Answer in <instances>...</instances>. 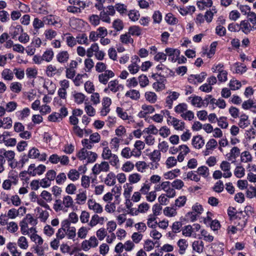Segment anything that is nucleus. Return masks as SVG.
Wrapping results in <instances>:
<instances>
[{
    "instance_id": "obj_61",
    "label": "nucleus",
    "mask_w": 256,
    "mask_h": 256,
    "mask_svg": "<svg viewBox=\"0 0 256 256\" xmlns=\"http://www.w3.org/2000/svg\"><path fill=\"white\" fill-rule=\"evenodd\" d=\"M150 186L151 183L148 182V181H146V182L144 184L143 186L140 189V193L142 194H147L148 193V192L150 190Z\"/></svg>"
},
{
    "instance_id": "obj_31",
    "label": "nucleus",
    "mask_w": 256,
    "mask_h": 256,
    "mask_svg": "<svg viewBox=\"0 0 256 256\" xmlns=\"http://www.w3.org/2000/svg\"><path fill=\"white\" fill-rule=\"evenodd\" d=\"M54 53L52 49L50 48L46 50L43 54L42 56L44 60L47 62H50L52 61L54 58Z\"/></svg>"
},
{
    "instance_id": "obj_14",
    "label": "nucleus",
    "mask_w": 256,
    "mask_h": 256,
    "mask_svg": "<svg viewBox=\"0 0 256 256\" xmlns=\"http://www.w3.org/2000/svg\"><path fill=\"white\" fill-rule=\"evenodd\" d=\"M220 168L224 172L223 176L225 178H230L232 176V172H230V164L227 161H222L220 165Z\"/></svg>"
},
{
    "instance_id": "obj_21",
    "label": "nucleus",
    "mask_w": 256,
    "mask_h": 256,
    "mask_svg": "<svg viewBox=\"0 0 256 256\" xmlns=\"http://www.w3.org/2000/svg\"><path fill=\"white\" fill-rule=\"evenodd\" d=\"M250 124L248 120V116L246 114H242L240 116V119L238 124V126L242 128H244Z\"/></svg>"
},
{
    "instance_id": "obj_60",
    "label": "nucleus",
    "mask_w": 256,
    "mask_h": 256,
    "mask_svg": "<svg viewBox=\"0 0 256 256\" xmlns=\"http://www.w3.org/2000/svg\"><path fill=\"white\" fill-rule=\"evenodd\" d=\"M192 226L188 225L184 226L182 229V233L185 236L190 237L192 232Z\"/></svg>"
},
{
    "instance_id": "obj_63",
    "label": "nucleus",
    "mask_w": 256,
    "mask_h": 256,
    "mask_svg": "<svg viewBox=\"0 0 256 256\" xmlns=\"http://www.w3.org/2000/svg\"><path fill=\"white\" fill-rule=\"evenodd\" d=\"M246 20H248V22L256 27V14L254 12H250L248 14V19Z\"/></svg>"
},
{
    "instance_id": "obj_8",
    "label": "nucleus",
    "mask_w": 256,
    "mask_h": 256,
    "mask_svg": "<svg viewBox=\"0 0 256 256\" xmlns=\"http://www.w3.org/2000/svg\"><path fill=\"white\" fill-rule=\"evenodd\" d=\"M166 56H168V60L172 62H176L178 58L180 55V51L178 49L167 48L165 49Z\"/></svg>"
},
{
    "instance_id": "obj_36",
    "label": "nucleus",
    "mask_w": 256,
    "mask_h": 256,
    "mask_svg": "<svg viewBox=\"0 0 256 256\" xmlns=\"http://www.w3.org/2000/svg\"><path fill=\"white\" fill-rule=\"evenodd\" d=\"M128 32L130 36H139L141 34L142 30L139 26H134L129 28Z\"/></svg>"
},
{
    "instance_id": "obj_62",
    "label": "nucleus",
    "mask_w": 256,
    "mask_h": 256,
    "mask_svg": "<svg viewBox=\"0 0 256 256\" xmlns=\"http://www.w3.org/2000/svg\"><path fill=\"white\" fill-rule=\"evenodd\" d=\"M230 90H235L239 89L241 86V83L237 80H231L229 84Z\"/></svg>"
},
{
    "instance_id": "obj_9",
    "label": "nucleus",
    "mask_w": 256,
    "mask_h": 256,
    "mask_svg": "<svg viewBox=\"0 0 256 256\" xmlns=\"http://www.w3.org/2000/svg\"><path fill=\"white\" fill-rule=\"evenodd\" d=\"M240 30L244 34L248 35L252 31L256 30V27L248 22V20H243L240 22Z\"/></svg>"
},
{
    "instance_id": "obj_33",
    "label": "nucleus",
    "mask_w": 256,
    "mask_h": 256,
    "mask_svg": "<svg viewBox=\"0 0 256 256\" xmlns=\"http://www.w3.org/2000/svg\"><path fill=\"white\" fill-rule=\"evenodd\" d=\"M76 42L78 44H85L88 46L89 44L88 38L86 34H78L76 38Z\"/></svg>"
},
{
    "instance_id": "obj_45",
    "label": "nucleus",
    "mask_w": 256,
    "mask_h": 256,
    "mask_svg": "<svg viewBox=\"0 0 256 256\" xmlns=\"http://www.w3.org/2000/svg\"><path fill=\"white\" fill-rule=\"evenodd\" d=\"M130 19L133 21L136 22L138 20L140 16V14L138 11L135 10H130L128 14Z\"/></svg>"
},
{
    "instance_id": "obj_53",
    "label": "nucleus",
    "mask_w": 256,
    "mask_h": 256,
    "mask_svg": "<svg viewBox=\"0 0 256 256\" xmlns=\"http://www.w3.org/2000/svg\"><path fill=\"white\" fill-rule=\"evenodd\" d=\"M252 157L249 152L244 151L242 153L241 161L244 162H251Z\"/></svg>"
},
{
    "instance_id": "obj_29",
    "label": "nucleus",
    "mask_w": 256,
    "mask_h": 256,
    "mask_svg": "<svg viewBox=\"0 0 256 256\" xmlns=\"http://www.w3.org/2000/svg\"><path fill=\"white\" fill-rule=\"evenodd\" d=\"M125 96L126 97H129L132 100H137L140 98V93L137 90H131L128 91L126 93Z\"/></svg>"
},
{
    "instance_id": "obj_58",
    "label": "nucleus",
    "mask_w": 256,
    "mask_h": 256,
    "mask_svg": "<svg viewBox=\"0 0 256 256\" xmlns=\"http://www.w3.org/2000/svg\"><path fill=\"white\" fill-rule=\"evenodd\" d=\"M234 174L237 178H241L243 177L245 174V170L242 166H238L234 170Z\"/></svg>"
},
{
    "instance_id": "obj_34",
    "label": "nucleus",
    "mask_w": 256,
    "mask_h": 256,
    "mask_svg": "<svg viewBox=\"0 0 256 256\" xmlns=\"http://www.w3.org/2000/svg\"><path fill=\"white\" fill-rule=\"evenodd\" d=\"M58 72L56 66L50 64L46 67V74L49 77H52L56 74Z\"/></svg>"
},
{
    "instance_id": "obj_10",
    "label": "nucleus",
    "mask_w": 256,
    "mask_h": 256,
    "mask_svg": "<svg viewBox=\"0 0 256 256\" xmlns=\"http://www.w3.org/2000/svg\"><path fill=\"white\" fill-rule=\"evenodd\" d=\"M114 76V73L111 70H105L98 75V80L103 84H106L110 78Z\"/></svg>"
},
{
    "instance_id": "obj_7",
    "label": "nucleus",
    "mask_w": 256,
    "mask_h": 256,
    "mask_svg": "<svg viewBox=\"0 0 256 256\" xmlns=\"http://www.w3.org/2000/svg\"><path fill=\"white\" fill-rule=\"evenodd\" d=\"M46 170V166L43 164H40L38 167L35 168L34 164H31L28 168V173L35 176L36 174L40 175L42 174Z\"/></svg>"
},
{
    "instance_id": "obj_28",
    "label": "nucleus",
    "mask_w": 256,
    "mask_h": 256,
    "mask_svg": "<svg viewBox=\"0 0 256 256\" xmlns=\"http://www.w3.org/2000/svg\"><path fill=\"white\" fill-rule=\"evenodd\" d=\"M0 154H2L4 158L8 162H11L14 158L15 154L14 152L12 150L6 151L4 149H1L0 150Z\"/></svg>"
},
{
    "instance_id": "obj_2",
    "label": "nucleus",
    "mask_w": 256,
    "mask_h": 256,
    "mask_svg": "<svg viewBox=\"0 0 256 256\" xmlns=\"http://www.w3.org/2000/svg\"><path fill=\"white\" fill-rule=\"evenodd\" d=\"M148 157L152 162L150 164L151 170H156L159 166L158 162L160 160L161 154L159 150H154L148 154Z\"/></svg>"
},
{
    "instance_id": "obj_55",
    "label": "nucleus",
    "mask_w": 256,
    "mask_h": 256,
    "mask_svg": "<svg viewBox=\"0 0 256 256\" xmlns=\"http://www.w3.org/2000/svg\"><path fill=\"white\" fill-rule=\"evenodd\" d=\"M18 246L22 249L26 250L28 247L26 238L24 236H20L18 241Z\"/></svg>"
},
{
    "instance_id": "obj_15",
    "label": "nucleus",
    "mask_w": 256,
    "mask_h": 256,
    "mask_svg": "<svg viewBox=\"0 0 256 256\" xmlns=\"http://www.w3.org/2000/svg\"><path fill=\"white\" fill-rule=\"evenodd\" d=\"M204 144V140L202 137L198 135L193 137L192 139V144L193 146L198 149L202 148Z\"/></svg>"
},
{
    "instance_id": "obj_49",
    "label": "nucleus",
    "mask_w": 256,
    "mask_h": 256,
    "mask_svg": "<svg viewBox=\"0 0 256 256\" xmlns=\"http://www.w3.org/2000/svg\"><path fill=\"white\" fill-rule=\"evenodd\" d=\"M140 85L142 88H144L149 84V80L148 77L144 74L138 77Z\"/></svg>"
},
{
    "instance_id": "obj_30",
    "label": "nucleus",
    "mask_w": 256,
    "mask_h": 256,
    "mask_svg": "<svg viewBox=\"0 0 256 256\" xmlns=\"http://www.w3.org/2000/svg\"><path fill=\"white\" fill-rule=\"evenodd\" d=\"M80 176V172L75 169L70 170L68 174V178L73 182L78 180Z\"/></svg>"
},
{
    "instance_id": "obj_22",
    "label": "nucleus",
    "mask_w": 256,
    "mask_h": 256,
    "mask_svg": "<svg viewBox=\"0 0 256 256\" xmlns=\"http://www.w3.org/2000/svg\"><path fill=\"white\" fill-rule=\"evenodd\" d=\"M12 126V120L10 117L0 118V128L3 127L5 129H9Z\"/></svg>"
},
{
    "instance_id": "obj_24",
    "label": "nucleus",
    "mask_w": 256,
    "mask_h": 256,
    "mask_svg": "<svg viewBox=\"0 0 256 256\" xmlns=\"http://www.w3.org/2000/svg\"><path fill=\"white\" fill-rule=\"evenodd\" d=\"M212 4V0H199L197 2L198 7L200 10H204L205 8V7H211Z\"/></svg>"
},
{
    "instance_id": "obj_6",
    "label": "nucleus",
    "mask_w": 256,
    "mask_h": 256,
    "mask_svg": "<svg viewBox=\"0 0 256 256\" xmlns=\"http://www.w3.org/2000/svg\"><path fill=\"white\" fill-rule=\"evenodd\" d=\"M110 166L107 162H102L100 164H96L92 168L94 174L97 175L100 172H107L109 170Z\"/></svg>"
},
{
    "instance_id": "obj_27",
    "label": "nucleus",
    "mask_w": 256,
    "mask_h": 256,
    "mask_svg": "<svg viewBox=\"0 0 256 256\" xmlns=\"http://www.w3.org/2000/svg\"><path fill=\"white\" fill-rule=\"evenodd\" d=\"M240 154V149L236 146H234L232 148L230 152L226 154L228 159V160H231L232 158L235 159L237 156H239Z\"/></svg>"
},
{
    "instance_id": "obj_32",
    "label": "nucleus",
    "mask_w": 256,
    "mask_h": 256,
    "mask_svg": "<svg viewBox=\"0 0 256 256\" xmlns=\"http://www.w3.org/2000/svg\"><path fill=\"white\" fill-rule=\"evenodd\" d=\"M145 98L151 104L155 103L157 100V96L154 92H147L145 93Z\"/></svg>"
},
{
    "instance_id": "obj_43",
    "label": "nucleus",
    "mask_w": 256,
    "mask_h": 256,
    "mask_svg": "<svg viewBox=\"0 0 256 256\" xmlns=\"http://www.w3.org/2000/svg\"><path fill=\"white\" fill-rule=\"evenodd\" d=\"M68 2L71 6L79 7L82 10L86 6L85 2L81 1L80 0H68Z\"/></svg>"
},
{
    "instance_id": "obj_23",
    "label": "nucleus",
    "mask_w": 256,
    "mask_h": 256,
    "mask_svg": "<svg viewBox=\"0 0 256 256\" xmlns=\"http://www.w3.org/2000/svg\"><path fill=\"white\" fill-rule=\"evenodd\" d=\"M98 49H99L98 44L96 43L92 44L90 47L88 48L86 51V56L90 58H92L96 52L98 50Z\"/></svg>"
},
{
    "instance_id": "obj_5",
    "label": "nucleus",
    "mask_w": 256,
    "mask_h": 256,
    "mask_svg": "<svg viewBox=\"0 0 256 256\" xmlns=\"http://www.w3.org/2000/svg\"><path fill=\"white\" fill-rule=\"evenodd\" d=\"M124 88V86L119 84L118 80H114L110 81L108 83V88H105L104 92H106L108 90H110L112 92H116L118 91L122 90Z\"/></svg>"
},
{
    "instance_id": "obj_26",
    "label": "nucleus",
    "mask_w": 256,
    "mask_h": 256,
    "mask_svg": "<svg viewBox=\"0 0 256 256\" xmlns=\"http://www.w3.org/2000/svg\"><path fill=\"white\" fill-rule=\"evenodd\" d=\"M193 250L198 253H200L203 251L204 248V242L202 241L195 240L192 244Z\"/></svg>"
},
{
    "instance_id": "obj_16",
    "label": "nucleus",
    "mask_w": 256,
    "mask_h": 256,
    "mask_svg": "<svg viewBox=\"0 0 256 256\" xmlns=\"http://www.w3.org/2000/svg\"><path fill=\"white\" fill-rule=\"evenodd\" d=\"M180 94L176 92H171L168 96L166 98V103L167 106L170 109L172 108L173 102L178 98Z\"/></svg>"
},
{
    "instance_id": "obj_40",
    "label": "nucleus",
    "mask_w": 256,
    "mask_h": 256,
    "mask_svg": "<svg viewBox=\"0 0 256 256\" xmlns=\"http://www.w3.org/2000/svg\"><path fill=\"white\" fill-rule=\"evenodd\" d=\"M188 110V106L185 103H181L174 108V111L178 114H184Z\"/></svg>"
},
{
    "instance_id": "obj_20",
    "label": "nucleus",
    "mask_w": 256,
    "mask_h": 256,
    "mask_svg": "<svg viewBox=\"0 0 256 256\" xmlns=\"http://www.w3.org/2000/svg\"><path fill=\"white\" fill-rule=\"evenodd\" d=\"M177 244L179 247V253L180 254H184L188 246L187 240L185 239L181 238L178 240Z\"/></svg>"
},
{
    "instance_id": "obj_19",
    "label": "nucleus",
    "mask_w": 256,
    "mask_h": 256,
    "mask_svg": "<svg viewBox=\"0 0 256 256\" xmlns=\"http://www.w3.org/2000/svg\"><path fill=\"white\" fill-rule=\"evenodd\" d=\"M104 183L108 186H112L116 182V176L112 172L108 173L104 180Z\"/></svg>"
},
{
    "instance_id": "obj_51",
    "label": "nucleus",
    "mask_w": 256,
    "mask_h": 256,
    "mask_svg": "<svg viewBox=\"0 0 256 256\" xmlns=\"http://www.w3.org/2000/svg\"><path fill=\"white\" fill-rule=\"evenodd\" d=\"M44 21H47L48 24L55 25L58 24V18L53 16H48L44 18Z\"/></svg>"
},
{
    "instance_id": "obj_48",
    "label": "nucleus",
    "mask_w": 256,
    "mask_h": 256,
    "mask_svg": "<svg viewBox=\"0 0 256 256\" xmlns=\"http://www.w3.org/2000/svg\"><path fill=\"white\" fill-rule=\"evenodd\" d=\"M158 132L160 135L164 138L168 137L170 134V130L166 126L161 127Z\"/></svg>"
},
{
    "instance_id": "obj_18",
    "label": "nucleus",
    "mask_w": 256,
    "mask_h": 256,
    "mask_svg": "<svg viewBox=\"0 0 256 256\" xmlns=\"http://www.w3.org/2000/svg\"><path fill=\"white\" fill-rule=\"evenodd\" d=\"M120 40L122 44L126 45L134 43V39L131 37V36L128 32L121 34L120 36Z\"/></svg>"
},
{
    "instance_id": "obj_38",
    "label": "nucleus",
    "mask_w": 256,
    "mask_h": 256,
    "mask_svg": "<svg viewBox=\"0 0 256 256\" xmlns=\"http://www.w3.org/2000/svg\"><path fill=\"white\" fill-rule=\"evenodd\" d=\"M116 112L118 116L123 120H130L132 118L131 116H128V114L126 112H124L122 108L117 107Z\"/></svg>"
},
{
    "instance_id": "obj_37",
    "label": "nucleus",
    "mask_w": 256,
    "mask_h": 256,
    "mask_svg": "<svg viewBox=\"0 0 256 256\" xmlns=\"http://www.w3.org/2000/svg\"><path fill=\"white\" fill-rule=\"evenodd\" d=\"M112 28L117 32L122 30L124 28L122 21L120 19H116L112 22Z\"/></svg>"
},
{
    "instance_id": "obj_41",
    "label": "nucleus",
    "mask_w": 256,
    "mask_h": 256,
    "mask_svg": "<svg viewBox=\"0 0 256 256\" xmlns=\"http://www.w3.org/2000/svg\"><path fill=\"white\" fill-rule=\"evenodd\" d=\"M197 172L200 176L206 178L209 175V169L206 166H201L197 169Z\"/></svg>"
},
{
    "instance_id": "obj_1",
    "label": "nucleus",
    "mask_w": 256,
    "mask_h": 256,
    "mask_svg": "<svg viewBox=\"0 0 256 256\" xmlns=\"http://www.w3.org/2000/svg\"><path fill=\"white\" fill-rule=\"evenodd\" d=\"M74 201L70 196H66L63 198L62 200L60 199L56 200L54 204V210L58 212L60 210L67 212V208L73 206Z\"/></svg>"
},
{
    "instance_id": "obj_12",
    "label": "nucleus",
    "mask_w": 256,
    "mask_h": 256,
    "mask_svg": "<svg viewBox=\"0 0 256 256\" xmlns=\"http://www.w3.org/2000/svg\"><path fill=\"white\" fill-rule=\"evenodd\" d=\"M70 58V54L66 50H62L56 55V60L60 64L66 63Z\"/></svg>"
},
{
    "instance_id": "obj_54",
    "label": "nucleus",
    "mask_w": 256,
    "mask_h": 256,
    "mask_svg": "<svg viewBox=\"0 0 256 256\" xmlns=\"http://www.w3.org/2000/svg\"><path fill=\"white\" fill-rule=\"evenodd\" d=\"M180 116L184 120H192L194 118V113L191 110H186L180 114Z\"/></svg>"
},
{
    "instance_id": "obj_64",
    "label": "nucleus",
    "mask_w": 256,
    "mask_h": 256,
    "mask_svg": "<svg viewBox=\"0 0 256 256\" xmlns=\"http://www.w3.org/2000/svg\"><path fill=\"white\" fill-rule=\"evenodd\" d=\"M246 196L250 198L254 197L256 198V188L254 186H250L246 192Z\"/></svg>"
},
{
    "instance_id": "obj_25",
    "label": "nucleus",
    "mask_w": 256,
    "mask_h": 256,
    "mask_svg": "<svg viewBox=\"0 0 256 256\" xmlns=\"http://www.w3.org/2000/svg\"><path fill=\"white\" fill-rule=\"evenodd\" d=\"M2 76L4 80H11L14 78V71L12 72L8 68H5L2 72Z\"/></svg>"
},
{
    "instance_id": "obj_11",
    "label": "nucleus",
    "mask_w": 256,
    "mask_h": 256,
    "mask_svg": "<svg viewBox=\"0 0 256 256\" xmlns=\"http://www.w3.org/2000/svg\"><path fill=\"white\" fill-rule=\"evenodd\" d=\"M22 32V27L20 24H14L10 28L9 34L13 39L17 38V36L21 34Z\"/></svg>"
},
{
    "instance_id": "obj_46",
    "label": "nucleus",
    "mask_w": 256,
    "mask_h": 256,
    "mask_svg": "<svg viewBox=\"0 0 256 256\" xmlns=\"http://www.w3.org/2000/svg\"><path fill=\"white\" fill-rule=\"evenodd\" d=\"M164 213L167 216L172 217L176 214V211L175 208L168 206L164 209Z\"/></svg>"
},
{
    "instance_id": "obj_42",
    "label": "nucleus",
    "mask_w": 256,
    "mask_h": 256,
    "mask_svg": "<svg viewBox=\"0 0 256 256\" xmlns=\"http://www.w3.org/2000/svg\"><path fill=\"white\" fill-rule=\"evenodd\" d=\"M10 90L15 93H19L22 88V85L18 82H13L10 86Z\"/></svg>"
},
{
    "instance_id": "obj_59",
    "label": "nucleus",
    "mask_w": 256,
    "mask_h": 256,
    "mask_svg": "<svg viewBox=\"0 0 256 256\" xmlns=\"http://www.w3.org/2000/svg\"><path fill=\"white\" fill-rule=\"evenodd\" d=\"M74 101L78 104H82L85 98V96L81 92H76L74 94Z\"/></svg>"
},
{
    "instance_id": "obj_57",
    "label": "nucleus",
    "mask_w": 256,
    "mask_h": 256,
    "mask_svg": "<svg viewBox=\"0 0 256 256\" xmlns=\"http://www.w3.org/2000/svg\"><path fill=\"white\" fill-rule=\"evenodd\" d=\"M66 235L68 239H72L74 240V238L76 236V229L75 227L72 226L70 228L66 230Z\"/></svg>"
},
{
    "instance_id": "obj_52",
    "label": "nucleus",
    "mask_w": 256,
    "mask_h": 256,
    "mask_svg": "<svg viewBox=\"0 0 256 256\" xmlns=\"http://www.w3.org/2000/svg\"><path fill=\"white\" fill-rule=\"evenodd\" d=\"M112 154L111 150L108 147L106 146L103 149L102 156L104 160H108L110 158V156H112Z\"/></svg>"
},
{
    "instance_id": "obj_17",
    "label": "nucleus",
    "mask_w": 256,
    "mask_h": 256,
    "mask_svg": "<svg viewBox=\"0 0 256 256\" xmlns=\"http://www.w3.org/2000/svg\"><path fill=\"white\" fill-rule=\"evenodd\" d=\"M189 100H190L191 104L194 106L198 108H201L202 106H204V102L202 101V100L200 96H190Z\"/></svg>"
},
{
    "instance_id": "obj_35",
    "label": "nucleus",
    "mask_w": 256,
    "mask_h": 256,
    "mask_svg": "<svg viewBox=\"0 0 256 256\" xmlns=\"http://www.w3.org/2000/svg\"><path fill=\"white\" fill-rule=\"evenodd\" d=\"M167 23L171 25L176 24L178 22V20L174 16L172 13H168L166 14L165 18Z\"/></svg>"
},
{
    "instance_id": "obj_4",
    "label": "nucleus",
    "mask_w": 256,
    "mask_h": 256,
    "mask_svg": "<svg viewBox=\"0 0 256 256\" xmlns=\"http://www.w3.org/2000/svg\"><path fill=\"white\" fill-rule=\"evenodd\" d=\"M78 62L75 60H72L66 68V76L67 78L73 79L76 76Z\"/></svg>"
},
{
    "instance_id": "obj_47",
    "label": "nucleus",
    "mask_w": 256,
    "mask_h": 256,
    "mask_svg": "<svg viewBox=\"0 0 256 256\" xmlns=\"http://www.w3.org/2000/svg\"><path fill=\"white\" fill-rule=\"evenodd\" d=\"M186 197L184 196H180L175 200V206L178 208L184 206L186 201Z\"/></svg>"
},
{
    "instance_id": "obj_13",
    "label": "nucleus",
    "mask_w": 256,
    "mask_h": 256,
    "mask_svg": "<svg viewBox=\"0 0 256 256\" xmlns=\"http://www.w3.org/2000/svg\"><path fill=\"white\" fill-rule=\"evenodd\" d=\"M88 208L92 210L96 214H100L103 211L102 207L95 200H89L88 202Z\"/></svg>"
},
{
    "instance_id": "obj_50",
    "label": "nucleus",
    "mask_w": 256,
    "mask_h": 256,
    "mask_svg": "<svg viewBox=\"0 0 256 256\" xmlns=\"http://www.w3.org/2000/svg\"><path fill=\"white\" fill-rule=\"evenodd\" d=\"M19 118L24 120V118L28 117L30 114V110L28 108H26L20 111L17 112Z\"/></svg>"
},
{
    "instance_id": "obj_39",
    "label": "nucleus",
    "mask_w": 256,
    "mask_h": 256,
    "mask_svg": "<svg viewBox=\"0 0 256 256\" xmlns=\"http://www.w3.org/2000/svg\"><path fill=\"white\" fill-rule=\"evenodd\" d=\"M26 76L30 79L36 78L38 74L37 70L34 68H26Z\"/></svg>"
},
{
    "instance_id": "obj_56",
    "label": "nucleus",
    "mask_w": 256,
    "mask_h": 256,
    "mask_svg": "<svg viewBox=\"0 0 256 256\" xmlns=\"http://www.w3.org/2000/svg\"><path fill=\"white\" fill-rule=\"evenodd\" d=\"M28 154L30 158H38L40 153L38 148H32L29 150Z\"/></svg>"
},
{
    "instance_id": "obj_3",
    "label": "nucleus",
    "mask_w": 256,
    "mask_h": 256,
    "mask_svg": "<svg viewBox=\"0 0 256 256\" xmlns=\"http://www.w3.org/2000/svg\"><path fill=\"white\" fill-rule=\"evenodd\" d=\"M167 123L168 125L172 126L176 130L182 131L185 128V122L174 116H169Z\"/></svg>"
},
{
    "instance_id": "obj_44",
    "label": "nucleus",
    "mask_w": 256,
    "mask_h": 256,
    "mask_svg": "<svg viewBox=\"0 0 256 256\" xmlns=\"http://www.w3.org/2000/svg\"><path fill=\"white\" fill-rule=\"evenodd\" d=\"M114 8L120 14H124L127 12V6L123 4L117 3Z\"/></svg>"
}]
</instances>
